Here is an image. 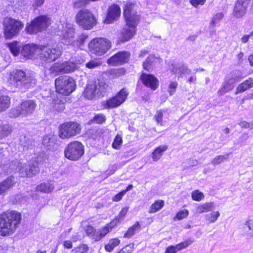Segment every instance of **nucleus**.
Returning a JSON list of instances; mask_svg holds the SVG:
<instances>
[{
    "mask_svg": "<svg viewBox=\"0 0 253 253\" xmlns=\"http://www.w3.org/2000/svg\"><path fill=\"white\" fill-rule=\"evenodd\" d=\"M125 192L121 191L117 195H116L113 198V201L115 202H119L123 198V197L125 195L124 193Z\"/></svg>",
    "mask_w": 253,
    "mask_h": 253,
    "instance_id": "59",
    "label": "nucleus"
},
{
    "mask_svg": "<svg viewBox=\"0 0 253 253\" xmlns=\"http://www.w3.org/2000/svg\"><path fill=\"white\" fill-rule=\"evenodd\" d=\"M53 140L49 135H46L43 137L42 140V144L44 146H46L48 149H50L51 144L52 143Z\"/></svg>",
    "mask_w": 253,
    "mask_h": 253,
    "instance_id": "51",
    "label": "nucleus"
},
{
    "mask_svg": "<svg viewBox=\"0 0 253 253\" xmlns=\"http://www.w3.org/2000/svg\"><path fill=\"white\" fill-rule=\"evenodd\" d=\"M244 229L249 235L253 236V220H249L247 221L244 226Z\"/></svg>",
    "mask_w": 253,
    "mask_h": 253,
    "instance_id": "41",
    "label": "nucleus"
},
{
    "mask_svg": "<svg viewBox=\"0 0 253 253\" xmlns=\"http://www.w3.org/2000/svg\"><path fill=\"white\" fill-rule=\"evenodd\" d=\"M20 144L23 147V151L32 150L34 148V142L25 136L21 137Z\"/></svg>",
    "mask_w": 253,
    "mask_h": 253,
    "instance_id": "32",
    "label": "nucleus"
},
{
    "mask_svg": "<svg viewBox=\"0 0 253 253\" xmlns=\"http://www.w3.org/2000/svg\"><path fill=\"white\" fill-rule=\"evenodd\" d=\"M128 94L126 88L122 89L116 96L107 100L106 104V107L114 108L119 106L125 101Z\"/></svg>",
    "mask_w": 253,
    "mask_h": 253,
    "instance_id": "16",
    "label": "nucleus"
},
{
    "mask_svg": "<svg viewBox=\"0 0 253 253\" xmlns=\"http://www.w3.org/2000/svg\"><path fill=\"white\" fill-rule=\"evenodd\" d=\"M37 162L30 161L27 163H19V162H12L10 164V172L15 169L14 167L18 166L17 169L20 177H32L39 173L40 169Z\"/></svg>",
    "mask_w": 253,
    "mask_h": 253,
    "instance_id": "6",
    "label": "nucleus"
},
{
    "mask_svg": "<svg viewBox=\"0 0 253 253\" xmlns=\"http://www.w3.org/2000/svg\"><path fill=\"white\" fill-rule=\"evenodd\" d=\"M10 105V98L7 95H0V113L7 109Z\"/></svg>",
    "mask_w": 253,
    "mask_h": 253,
    "instance_id": "29",
    "label": "nucleus"
},
{
    "mask_svg": "<svg viewBox=\"0 0 253 253\" xmlns=\"http://www.w3.org/2000/svg\"><path fill=\"white\" fill-rule=\"evenodd\" d=\"M21 214L16 211L6 212L0 215V234L3 236L13 234L20 224Z\"/></svg>",
    "mask_w": 253,
    "mask_h": 253,
    "instance_id": "3",
    "label": "nucleus"
},
{
    "mask_svg": "<svg viewBox=\"0 0 253 253\" xmlns=\"http://www.w3.org/2000/svg\"><path fill=\"white\" fill-rule=\"evenodd\" d=\"M66 158L76 161L79 160L84 154V147L80 142L75 141L70 143L64 151Z\"/></svg>",
    "mask_w": 253,
    "mask_h": 253,
    "instance_id": "13",
    "label": "nucleus"
},
{
    "mask_svg": "<svg viewBox=\"0 0 253 253\" xmlns=\"http://www.w3.org/2000/svg\"><path fill=\"white\" fill-rule=\"evenodd\" d=\"M88 2V0H79L74 3V7L76 8H80L85 6Z\"/></svg>",
    "mask_w": 253,
    "mask_h": 253,
    "instance_id": "53",
    "label": "nucleus"
},
{
    "mask_svg": "<svg viewBox=\"0 0 253 253\" xmlns=\"http://www.w3.org/2000/svg\"><path fill=\"white\" fill-rule=\"evenodd\" d=\"M239 125L242 127H245V128H249L250 127V124L249 123H248L246 121H242L241 122L240 124H239Z\"/></svg>",
    "mask_w": 253,
    "mask_h": 253,
    "instance_id": "64",
    "label": "nucleus"
},
{
    "mask_svg": "<svg viewBox=\"0 0 253 253\" xmlns=\"http://www.w3.org/2000/svg\"><path fill=\"white\" fill-rule=\"evenodd\" d=\"M188 211L187 210L184 209L178 212L176 214V217L178 220H181L186 217L188 216Z\"/></svg>",
    "mask_w": 253,
    "mask_h": 253,
    "instance_id": "52",
    "label": "nucleus"
},
{
    "mask_svg": "<svg viewBox=\"0 0 253 253\" xmlns=\"http://www.w3.org/2000/svg\"><path fill=\"white\" fill-rule=\"evenodd\" d=\"M106 118L105 116L101 114L96 115L93 119V121L97 124H102L104 122Z\"/></svg>",
    "mask_w": 253,
    "mask_h": 253,
    "instance_id": "50",
    "label": "nucleus"
},
{
    "mask_svg": "<svg viewBox=\"0 0 253 253\" xmlns=\"http://www.w3.org/2000/svg\"><path fill=\"white\" fill-rule=\"evenodd\" d=\"M120 15L121 8L118 5L114 4L109 7L105 22L107 24L111 23L117 20Z\"/></svg>",
    "mask_w": 253,
    "mask_h": 253,
    "instance_id": "19",
    "label": "nucleus"
},
{
    "mask_svg": "<svg viewBox=\"0 0 253 253\" xmlns=\"http://www.w3.org/2000/svg\"><path fill=\"white\" fill-rule=\"evenodd\" d=\"M228 75L234 80L236 83L242 80L244 77L241 71L239 70H234L231 72Z\"/></svg>",
    "mask_w": 253,
    "mask_h": 253,
    "instance_id": "38",
    "label": "nucleus"
},
{
    "mask_svg": "<svg viewBox=\"0 0 253 253\" xmlns=\"http://www.w3.org/2000/svg\"><path fill=\"white\" fill-rule=\"evenodd\" d=\"M112 229L110 228L109 226L107 225L105 227H103L96 236L95 238V241H98L102 238H103L108 232H109Z\"/></svg>",
    "mask_w": 253,
    "mask_h": 253,
    "instance_id": "40",
    "label": "nucleus"
},
{
    "mask_svg": "<svg viewBox=\"0 0 253 253\" xmlns=\"http://www.w3.org/2000/svg\"><path fill=\"white\" fill-rule=\"evenodd\" d=\"M163 113L162 111L158 110L156 112V114L154 115V119L156 120V121L157 122V124L158 125H160V126H163Z\"/></svg>",
    "mask_w": 253,
    "mask_h": 253,
    "instance_id": "49",
    "label": "nucleus"
},
{
    "mask_svg": "<svg viewBox=\"0 0 253 253\" xmlns=\"http://www.w3.org/2000/svg\"><path fill=\"white\" fill-rule=\"evenodd\" d=\"M224 14L222 12H218L214 14L211 21V25L215 26L221 19L223 18Z\"/></svg>",
    "mask_w": 253,
    "mask_h": 253,
    "instance_id": "45",
    "label": "nucleus"
},
{
    "mask_svg": "<svg viewBox=\"0 0 253 253\" xmlns=\"http://www.w3.org/2000/svg\"><path fill=\"white\" fill-rule=\"evenodd\" d=\"M220 216L219 211H213L205 215V219L208 224L215 222Z\"/></svg>",
    "mask_w": 253,
    "mask_h": 253,
    "instance_id": "34",
    "label": "nucleus"
},
{
    "mask_svg": "<svg viewBox=\"0 0 253 253\" xmlns=\"http://www.w3.org/2000/svg\"><path fill=\"white\" fill-rule=\"evenodd\" d=\"M99 65V64L95 61H91L86 64V67L89 69H92L97 67Z\"/></svg>",
    "mask_w": 253,
    "mask_h": 253,
    "instance_id": "61",
    "label": "nucleus"
},
{
    "mask_svg": "<svg viewBox=\"0 0 253 253\" xmlns=\"http://www.w3.org/2000/svg\"><path fill=\"white\" fill-rule=\"evenodd\" d=\"M50 24V19L47 15H40L30 23H27L26 31L29 34H37L45 30Z\"/></svg>",
    "mask_w": 253,
    "mask_h": 253,
    "instance_id": "10",
    "label": "nucleus"
},
{
    "mask_svg": "<svg viewBox=\"0 0 253 253\" xmlns=\"http://www.w3.org/2000/svg\"><path fill=\"white\" fill-rule=\"evenodd\" d=\"M16 182L14 177L10 176L0 183V195H4Z\"/></svg>",
    "mask_w": 253,
    "mask_h": 253,
    "instance_id": "22",
    "label": "nucleus"
},
{
    "mask_svg": "<svg viewBox=\"0 0 253 253\" xmlns=\"http://www.w3.org/2000/svg\"><path fill=\"white\" fill-rule=\"evenodd\" d=\"M120 243V241L118 239H111L109 240V243L105 245V249L106 251L111 252Z\"/></svg>",
    "mask_w": 253,
    "mask_h": 253,
    "instance_id": "36",
    "label": "nucleus"
},
{
    "mask_svg": "<svg viewBox=\"0 0 253 253\" xmlns=\"http://www.w3.org/2000/svg\"><path fill=\"white\" fill-rule=\"evenodd\" d=\"M88 35L86 34H82L79 37L77 42H79L80 45H83L84 44L86 40L88 38Z\"/></svg>",
    "mask_w": 253,
    "mask_h": 253,
    "instance_id": "56",
    "label": "nucleus"
},
{
    "mask_svg": "<svg viewBox=\"0 0 253 253\" xmlns=\"http://www.w3.org/2000/svg\"><path fill=\"white\" fill-rule=\"evenodd\" d=\"M111 46V42L108 40L102 38H94L88 43V48L90 52L97 56L104 55Z\"/></svg>",
    "mask_w": 253,
    "mask_h": 253,
    "instance_id": "12",
    "label": "nucleus"
},
{
    "mask_svg": "<svg viewBox=\"0 0 253 253\" xmlns=\"http://www.w3.org/2000/svg\"><path fill=\"white\" fill-rule=\"evenodd\" d=\"M205 1L206 0H191L190 2L192 5L197 7L199 4H204Z\"/></svg>",
    "mask_w": 253,
    "mask_h": 253,
    "instance_id": "60",
    "label": "nucleus"
},
{
    "mask_svg": "<svg viewBox=\"0 0 253 253\" xmlns=\"http://www.w3.org/2000/svg\"><path fill=\"white\" fill-rule=\"evenodd\" d=\"M81 130V125L77 122H66L60 126L59 136L62 139L69 138L79 134Z\"/></svg>",
    "mask_w": 253,
    "mask_h": 253,
    "instance_id": "14",
    "label": "nucleus"
},
{
    "mask_svg": "<svg viewBox=\"0 0 253 253\" xmlns=\"http://www.w3.org/2000/svg\"><path fill=\"white\" fill-rule=\"evenodd\" d=\"M214 207V203L212 202L206 203L201 205L197 206L195 208V212L202 213L212 211Z\"/></svg>",
    "mask_w": 253,
    "mask_h": 253,
    "instance_id": "28",
    "label": "nucleus"
},
{
    "mask_svg": "<svg viewBox=\"0 0 253 253\" xmlns=\"http://www.w3.org/2000/svg\"><path fill=\"white\" fill-rule=\"evenodd\" d=\"M124 15L126 26L121 32V42H124L130 40L136 34V26L140 20V16L137 12L126 6L124 9Z\"/></svg>",
    "mask_w": 253,
    "mask_h": 253,
    "instance_id": "2",
    "label": "nucleus"
},
{
    "mask_svg": "<svg viewBox=\"0 0 253 253\" xmlns=\"http://www.w3.org/2000/svg\"><path fill=\"white\" fill-rule=\"evenodd\" d=\"M89 250V247L87 245L85 244H82L76 248L75 249L72 250V253H86L88 252Z\"/></svg>",
    "mask_w": 253,
    "mask_h": 253,
    "instance_id": "42",
    "label": "nucleus"
},
{
    "mask_svg": "<svg viewBox=\"0 0 253 253\" xmlns=\"http://www.w3.org/2000/svg\"><path fill=\"white\" fill-rule=\"evenodd\" d=\"M10 80L18 88L24 91L33 87L36 83L35 78L22 70H16L11 74Z\"/></svg>",
    "mask_w": 253,
    "mask_h": 253,
    "instance_id": "4",
    "label": "nucleus"
},
{
    "mask_svg": "<svg viewBox=\"0 0 253 253\" xmlns=\"http://www.w3.org/2000/svg\"><path fill=\"white\" fill-rule=\"evenodd\" d=\"M65 99H61L60 100H54L55 109L58 111H61L64 110L65 106L64 105Z\"/></svg>",
    "mask_w": 253,
    "mask_h": 253,
    "instance_id": "47",
    "label": "nucleus"
},
{
    "mask_svg": "<svg viewBox=\"0 0 253 253\" xmlns=\"http://www.w3.org/2000/svg\"><path fill=\"white\" fill-rule=\"evenodd\" d=\"M53 188V184L50 182H43L37 186L36 187L37 191L44 193L50 192Z\"/></svg>",
    "mask_w": 253,
    "mask_h": 253,
    "instance_id": "30",
    "label": "nucleus"
},
{
    "mask_svg": "<svg viewBox=\"0 0 253 253\" xmlns=\"http://www.w3.org/2000/svg\"><path fill=\"white\" fill-rule=\"evenodd\" d=\"M111 87L102 80L98 79L87 84L84 92V96L88 99L104 96L111 90Z\"/></svg>",
    "mask_w": 253,
    "mask_h": 253,
    "instance_id": "5",
    "label": "nucleus"
},
{
    "mask_svg": "<svg viewBox=\"0 0 253 253\" xmlns=\"http://www.w3.org/2000/svg\"><path fill=\"white\" fill-rule=\"evenodd\" d=\"M85 233L88 236L94 239L95 241V238H96V236L98 234V232H96L95 229L91 226H87L85 229Z\"/></svg>",
    "mask_w": 253,
    "mask_h": 253,
    "instance_id": "43",
    "label": "nucleus"
},
{
    "mask_svg": "<svg viewBox=\"0 0 253 253\" xmlns=\"http://www.w3.org/2000/svg\"><path fill=\"white\" fill-rule=\"evenodd\" d=\"M166 145H161L156 148L152 154V159L154 161H157L163 156V153L168 149Z\"/></svg>",
    "mask_w": 253,
    "mask_h": 253,
    "instance_id": "27",
    "label": "nucleus"
},
{
    "mask_svg": "<svg viewBox=\"0 0 253 253\" xmlns=\"http://www.w3.org/2000/svg\"><path fill=\"white\" fill-rule=\"evenodd\" d=\"M77 23L85 30H90L97 24L95 16L88 9L80 10L76 16Z\"/></svg>",
    "mask_w": 253,
    "mask_h": 253,
    "instance_id": "9",
    "label": "nucleus"
},
{
    "mask_svg": "<svg viewBox=\"0 0 253 253\" xmlns=\"http://www.w3.org/2000/svg\"><path fill=\"white\" fill-rule=\"evenodd\" d=\"M122 142L123 140L122 137L121 135L117 134L116 136L115 139L112 143L113 148L117 150L119 149L120 146L122 144Z\"/></svg>",
    "mask_w": 253,
    "mask_h": 253,
    "instance_id": "46",
    "label": "nucleus"
},
{
    "mask_svg": "<svg viewBox=\"0 0 253 253\" xmlns=\"http://www.w3.org/2000/svg\"><path fill=\"white\" fill-rule=\"evenodd\" d=\"M190 244V242L186 241L177 244L175 246H170L167 248L165 253H176L183 249L187 248Z\"/></svg>",
    "mask_w": 253,
    "mask_h": 253,
    "instance_id": "24",
    "label": "nucleus"
},
{
    "mask_svg": "<svg viewBox=\"0 0 253 253\" xmlns=\"http://www.w3.org/2000/svg\"><path fill=\"white\" fill-rule=\"evenodd\" d=\"M37 107V103L33 100H25L18 106L11 109L9 116L16 118L19 116L26 117L32 114Z\"/></svg>",
    "mask_w": 253,
    "mask_h": 253,
    "instance_id": "11",
    "label": "nucleus"
},
{
    "mask_svg": "<svg viewBox=\"0 0 253 253\" xmlns=\"http://www.w3.org/2000/svg\"><path fill=\"white\" fill-rule=\"evenodd\" d=\"M178 84L176 82H172L169 85L168 91L170 95H172L176 91Z\"/></svg>",
    "mask_w": 253,
    "mask_h": 253,
    "instance_id": "48",
    "label": "nucleus"
},
{
    "mask_svg": "<svg viewBox=\"0 0 253 253\" xmlns=\"http://www.w3.org/2000/svg\"><path fill=\"white\" fill-rule=\"evenodd\" d=\"M21 54L25 57H35L45 63H51L60 57L62 53V47L58 44L38 46L34 44L22 46Z\"/></svg>",
    "mask_w": 253,
    "mask_h": 253,
    "instance_id": "1",
    "label": "nucleus"
},
{
    "mask_svg": "<svg viewBox=\"0 0 253 253\" xmlns=\"http://www.w3.org/2000/svg\"><path fill=\"white\" fill-rule=\"evenodd\" d=\"M192 198L193 200L200 201L204 198V194L198 190H194L192 192Z\"/></svg>",
    "mask_w": 253,
    "mask_h": 253,
    "instance_id": "44",
    "label": "nucleus"
},
{
    "mask_svg": "<svg viewBox=\"0 0 253 253\" xmlns=\"http://www.w3.org/2000/svg\"><path fill=\"white\" fill-rule=\"evenodd\" d=\"M128 211V208H123L121 211L120 212L119 215L117 216V217L121 221H122L125 215H126V213Z\"/></svg>",
    "mask_w": 253,
    "mask_h": 253,
    "instance_id": "54",
    "label": "nucleus"
},
{
    "mask_svg": "<svg viewBox=\"0 0 253 253\" xmlns=\"http://www.w3.org/2000/svg\"><path fill=\"white\" fill-rule=\"evenodd\" d=\"M22 46L21 43L16 41L8 43V47L10 51L15 56L19 54Z\"/></svg>",
    "mask_w": 253,
    "mask_h": 253,
    "instance_id": "31",
    "label": "nucleus"
},
{
    "mask_svg": "<svg viewBox=\"0 0 253 253\" xmlns=\"http://www.w3.org/2000/svg\"><path fill=\"white\" fill-rule=\"evenodd\" d=\"M250 1L251 0H238L233 8V16L240 18L245 15Z\"/></svg>",
    "mask_w": 253,
    "mask_h": 253,
    "instance_id": "17",
    "label": "nucleus"
},
{
    "mask_svg": "<svg viewBox=\"0 0 253 253\" xmlns=\"http://www.w3.org/2000/svg\"><path fill=\"white\" fill-rule=\"evenodd\" d=\"M187 66L185 65H181L177 68L175 72L179 74L180 75L184 74L185 69L187 68Z\"/></svg>",
    "mask_w": 253,
    "mask_h": 253,
    "instance_id": "58",
    "label": "nucleus"
},
{
    "mask_svg": "<svg viewBox=\"0 0 253 253\" xmlns=\"http://www.w3.org/2000/svg\"><path fill=\"white\" fill-rule=\"evenodd\" d=\"M236 82L228 75L226 76L221 88L217 91L218 96H221L225 93L232 90L235 86Z\"/></svg>",
    "mask_w": 253,
    "mask_h": 253,
    "instance_id": "20",
    "label": "nucleus"
},
{
    "mask_svg": "<svg viewBox=\"0 0 253 253\" xmlns=\"http://www.w3.org/2000/svg\"><path fill=\"white\" fill-rule=\"evenodd\" d=\"M253 87V81L252 78H249L238 85L235 94L244 92Z\"/></svg>",
    "mask_w": 253,
    "mask_h": 253,
    "instance_id": "25",
    "label": "nucleus"
},
{
    "mask_svg": "<svg viewBox=\"0 0 253 253\" xmlns=\"http://www.w3.org/2000/svg\"><path fill=\"white\" fill-rule=\"evenodd\" d=\"M140 79L143 84L153 90H155L158 86V80L152 75L143 74Z\"/></svg>",
    "mask_w": 253,
    "mask_h": 253,
    "instance_id": "21",
    "label": "nucleus"
},
{
    "mask_svg": "<svg viewBox=\"0 0 253 253\" xmlns=\"http://www.w3.org/2000/svg\"><path fill=\"white\" fill-rule=\"evenodd\" d=\"M121 221L116 217L114 219H113L111 222L107 225L109 226L110 228L112 229L113 228L116 226Z\"/></svg>",
    "mask_w": 253,
    "mask_h": 253,
    "instance_id": "57",
    "label": "nucleus"
},
{
    "mask_svg": "<svg viewBox=\"0 0 253 253\" xmlns=\"http://www.w3.org/2000/svg\"><path fill=\"white\" fill-rule=\"evenodd\" d=\"M140 228L141 226L140 225L139 222H135V223L133 226L130 227L128 229L127 231L126 232V233L124 235V237L128 238H130L131 237L134 235L136 231L140 230Z\"/></svg>",
    "mask_w": 253,
    "mask_h": 253,
    "instance_id": "33",
    "label": "nucleus"
},
{
    "mask_svg": "<svg viewBox=\"0 0 253 253\" xmlns=\"http://www.w3.org/2000/svg\"><path fill=\"white\" fill-rule=\"evenodd\" d=\"M111 74L115 77H119L124 74V71L122 69H117L111 70Z\"/></svg>",
    "mask_w": 253,
    "mask_h": 253,
    "instance_id": "55",
    "label": "nucleus"
},
{
    "mask_svg": "<svg viewBox=\"0 0 253 253\" xmlns=\"http://www.w3.org/2000/svg\"><path fill=\"white\" fill-rule=\"evenodd\" d=\"M81 64L80 60L72 58L68 61L62 63H56L51 68L52 71L59 72L61 74L70 73L75 71L79 68Z\"/></svg>",
    "mask_w": 253,
    "mask_h": 253,
    "instance_id": "15",
    "label": "nucleus"
},
{
    "mask_svg": "<svg viewBox=\"0 0 253 253\" xmlns=\"http://www.w3.org/2000/svg\"><path fill=\"white\" fill-rule=\"evenodd\" d=\"M56 91L64 95H69L75 90L76 84L73 78L67 76H60L55 80Z\"/></svg>",
    "mask_w": 253,
    "mask_h": 253,
    "instance_id": "8",
    "label": "nucleus"
},
{
    "mask_svg": "<svg viewBox=\"0 0 253 253\" xmlns=\"http://www.w3.org/2000/svg\"><path fill=\"white\" fill-rule=\"evenodd\" d=\"M121 250L124 253H130L132 251V247L131 245H127L123 248Z\"/></svg>",
    "mask_w": 253,
    "mask_h": 253,
    "instance_id": "62",
    "label": "nucleus"
},
{
    "mask_svg": "<svg viewBox=\"0 0 253 253\" xmlns=\"http://www.w3.org/2000/svg\"><path fill=\"white\" fill-rule=\"evenodd\" d=\"M164 206V202L163 200H158L152 204L150 208L149 212L155 213L160 210Z\"/></svg>",
    "mask_w": 253,
    "mask_h": 253,
    "instance_id": "37",
    "label": "nucleus"
},
{
    "mask_svg": "<svg viewBox=\"0 0 253 253\" xmlns=\"http://www.w3.org/2000/svg\"><path fill=\"white\" fill-rule=\"evenodd\" d=\"M11 131V127L9 125H2L0 123V139L8 135Z\"/></svg>",
    "mask_w": 253,
    "mask_h": 253,
    "instance_id": "35",
    "label": "nucleus"
},
{
    "mask_svg": "<svg viewBox=\"0 0 253 253\" xmlns=\"http://www.w3.org/2000/svg\"><path fill=\"white\" fill-rule=\"evenodd\" d=\"M129 54L127 52L121 51L115 54L107 61L109 64L112 65H122L128 61Z\"/></svg>",
    "mask_w": 253,
    "mask_h": 253,
    "instance_id": "18",
    "label": "nucleus"
},
{
    "mask_svg": "<svg viewBox=\"0 0 253 253\" xmlns=\"http://www.w3.org/2000/svg\"><path fill=\"white\" fill-rule=\"evenodd\" d=\"M161 60V58L155 57L154 55H149L143 63V68L145 70L150 71L152 70L155 64L160 62Z\"/></svg>",
    "mask_w": 253,
    "mask_h": 253,
    "instance_id": "23",
    "label": "nucleus"
},
{
    "mask_svg": "<svg viewBox=\"0 0 253 253\" xmlns=\"http://www.w3.org/2000/svg\"><path fill=\"white\" fill-rule=\"evenodd\" d=\"M74 35V31L73 29L68 28L65 30L62 39V42L67 45L72 44L73 42H74L73 40Z\"/></svg>",
    "mask_w": 253,
    "mask_h": 253,
    "instance_id": "26",
    "label": "nucleus"
},
{
    "mask_svg": "<svg viewBox=\"0 0 253 253\" xmlns=\"http://www.w3.org/2000/svg\"><path fill=\"white\" fill-rule=\"evenodd\" d=\"M229 154L226 155H218L215 157L211 161V163L214 165H218L228 159Z\"/></svg>",
    "mask_w": 253,
    "mask_h": 253,
    "instance_id": "39",
    "label": "nucleus"
},
{
    "mask_svg": "<svg viewBox=\"0 0 253 253\" xmlns=\"http://www.w3.org/2000/svg\"><path fill=\"white\" fill-rule=\"evenodd\" d=\"M44 0H35V2L33 3V6L34 7L40 6L43 3Z\"/></svg>",
    "mask_w": 253,
    "mask_h": 253,
    "instance_id": "63",
    "label": "nucleus"
},
{
    "mask_svg": "<svg viewBox=\"0 0 253 253\" xmlns=\"http://www.w3.org/2000/svg\"><path fill=\"white\" fill-rule=\"evenodd\" d=\"M4 35L6 39H12L16 36L23 28L24 24L18 19L6 17L3 21Z\"/></svg>",
    "mask_w": 253,
    "mask_h": 253,
    "instance_id": "7",
    "label": "nucleus"
}]
</instances>
